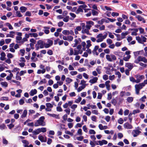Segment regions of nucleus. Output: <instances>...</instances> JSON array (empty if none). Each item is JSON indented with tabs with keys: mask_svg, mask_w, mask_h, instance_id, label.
<instances>
[{
	"mask_svg": "<svg viewBox=\"0 0 147 147\" xmlns=\"http://www.w3.org/2000/svg\"><path fill=\"white\" fill-rule=\"evenodd\" d=\"M48 115L51 117H55V118L56 119H59V115H56L55 114H51L50 113H49Z\"/></svg>",
	"mask_w": 147,
	"mask_h": 147,
	"instance_id": "412c9836",
	"label": "nucleus"
},
{
	"mask_svg": "<svg viewBox=\"0 0 147 147\" xmlns=\"http://www.w3.org/2000/svg\"><path fill=\"white\" fill-rule=\"evenodd\" d=\"M20 9L22 13H24L26 11L27 8L24 6H22L20 7Z\"/></svg>",
	"mask_w": 147,
	"mask_h": 147,
	"instance_id": "6ab92c4d",
	"label": "nucleus"
},
{
	"mask_svg": "<svg viewBox=\"0 0 147 147\" xmlns=\"http://www.w3.org/2000/svg\"><path fill=\"white\" fill-rule=\"evenodd\" d=\"M80 51H79V50H77L76 49H74V55H78L79 54V52Z\"/></svg>",
	"mask_w": 147,
	"mask_h": 147,
	"instance_id": "79ce46f5",
	"label": "nucleus"
},
{
	"mask_svg": "<svg viewBox=\"0 0 147 147\" xmlns=\"http://www.w3.org/2000/svg\"><path fill=\"white\" fill-rule=\"evenodd\" d=\"M130 80L131 81L133 82H137V80H136L135 79L132 77H131L129 78Z\"/></svg>",
	"mask_w": 147,
	"mask_h": 147,
	"instance_id": "ea45409f",
	"label": "nucleus"
},
{
	"mask_svg": "<svg viewBox=\"0 0 147 147\" xmlns=\"http://www.w3.org/2000/svg\"><path fill=\"white\" fill-rule=\"evenodd\" d=\"M25 16H31V13L30 11H27L26 12Z\"/></svg>",
	"mask_w": 147,
	"mask_h": 147,
	"instance_id": "bf43d9fd",
	"label": "nucleus"
},
{
	"mask_svg": "<svg viewBox=\"0 0 147 147\" xmlns=\"http://www.w3.org/2000/svg\"><path fill=\"white\" fill-rule=\"evenodd\" d=\"M11 123L7 125V126L9 127V129H11L14 126V125L12 124V123L15 121V120H11Z\"/></svg>",
	"mask_w": 147,
	"mask_h": 147,
	"instance_id": "a211bd4d",
	"label": "nucleus"
},
{
	"mask_svg": "<svg viewBox=\"0 0 147 147\" xmlns=\"http://www.w3.org/2000/svg\"><path fill=\"white\" fill-rule=\"evenodd\" d=\"M67 4L69 5H77V3L76 2H72V1L68 0V2L67 3Z\"/></svg>",
	"mask_w": 147,
	"mask_h": 147,
	"instance_id": "4468645a",
	"label": "nucleus"
},
{
	"mask_svg": "<svg viewBox=\"0 0 147 147\" xmlns=\"http://www.w3.org/2000/svg\"><path fill=\"white\" fill-rule=\"evenodd\" d=\"M22 142L24 144V146L25 147L26 145L28 146L29 144V143L28 141L26 140H23L22 141Z\"/></svg>",
	"mask_w": 147,
	"mask_h": 147,
	"instance_id": "b1692460",
	"label": "nucleus"
},
{
	"mask_svg": "<svg viewBox=\"0 0 147 147\" xmlns=\"http://www.w3.org/2000/svg\"><path fill=\"white\" fill-rule=\"evenodd\" d=\"M84 139V137L82 136H81L79 137H76V139L79 141H81Z\"/></svg>",
	"mask_w": 147,
	"mask_h": 147,
	"instance_id": "c03bdc74",
	"label": "nucleus"
},
{
	"mask_svg": "<svg viewBox=\"0 0 147 147\" xmlns=\"http://www.w3.org/2000/svg\"><path fill=\"white\" fill-rule=\"evenodd\" d=\"M127 100L128 102L131 103L133 101V99L132 97H128L127 99Z\"/></svg>",
	"mask_w": 147,
	"mask_h": 147,
	"instance_id": "473e14b6",
	"label": "nucleus"
},
{
	"mask_svg": "<svg viewBox=\"0 0 147 147\" xmlns=\"http://www.w3.org/2000/svg\"><path fill=\"white\" fill-rule=\"evenodd\" d=\"M144 86V84L143 83H139V84H136L135 85L136 93L137 94H138L140 90L142 89L143 87Z\"/></svg>",
	"mask_w": 147,
	"mask_h": 147,
	"instance_id": "f257e3e1",
	"label": "nucleus"
},
{
	"mask_svg": "<svg viewBox=\"0 0 147 147\" xmlns=\"http://www.w3.org/2000/svg\"><path fill=\"white\" fill-rule=\"evenodd\" d=\"M89 133L90 134H96V132L93 129L90 130Z\"/></svg>",
	"mask_w": 147,
	"mask_h": 147,
	"instance_id": "a19ab883",
	"label": "nucleus"
},
{
	"mask_svg": "<svg viewBox=\"0 0 147 147\" xmlns=\"http://www.w3.org/2000/svg\"><path fill=\"white\" fill-rule=\"evenodd\" d=\"M46 106L47 107L52 108L53 107V105L50 103H47Z\"/></svg>",
	"mask_w": 147,
	"mask_h": 147,
	"instance_id": "603ef678",
	"label": "nucleus"
},
{
	"mask_svg": "<svg viewBox=\"0 0 147 147\" xmlns=\"http://www.w3.org/2000/svg\"><path fill=\"white\" fill-rule=\"evenodd\" d=\"M111 15L113 17L118 16L119 15V13H118L113 12L112 13Z\"/></svg>",
	"mask_w": 147,
	"mask_h": 147,
	"instance_id": "4d7b16f0",
	"label": "nucleus"
},
{
	"mask_svg": "<svg viewBox=\"0 0 147 147\" xmlns=\"http://www.w3.org/2000/svg\"><path fill=\"white\" fill-rule=\"evenodd\" d=\"M69 19V16H67L65 18H64L63 20L65 22H67L68 21Z\"/></svg>",
	"mask_w": 147,
	"mask_h": 147,
	"instance_id": "2f4dec72",
	"label": "nucleus"
},
{
	"mask_svg": "<svg viewBox=\"0 0 147 147\" xmlns=\"http://www.w3.org/2000/svg\"><path fill=\"white\" fill-rule=\"evenodd\" d=\"M125 66L128 67V69L131 70L133 67V65L130 63H126Z\"/></svg>",
	"mask_w": 147,
	"mask_h": 147,
	"instance_id": "9d476101",
	"label": "nucleus"
},
{
	"mask_svg": "<svg viewBox=\"0 0 147 147\" xmlns=\"http://www.w3.org/2000/svg\"><path fill=\"white\" fill-rule=\"evenodd\" d=\"M138 29L140 30V34H142L144 32V30L142 28L140 27L138 28Z\"/></svg>",
	"mask_w": 147,
	"mask_h": 147,
	"instance_id": "338daca9",
	"label": "nucleus"
},
{
	"mask_svg": "<svg viewBox=\"0 0 147 147\" xmlns=\"http://www.w3.org/2000/svg\"><path fill=\"white\" fill-rule=\"evenodd\" d=\"M16 14L17 15V16L18 17H20L22 16V15L21 14L19 11H17L16 12Z\"/></svg>",
	"mask_w": 147,
	"mask_h": 147,
	"instance_id": "09e8293b",
	"label": "nucleus"
},
{
	"mask_svg": "<svg viewBox=\"0 0 147 147\" xmlns=\"http://www.w3.org/2000/svg\"><path fill=\"white\" fill-rule=\"evenodd\" d=\"M64 24V23L62 21H61L59 22L58 23V25L59 27H62Z\"/></svg>",
	"mask_w": 147,
	"mask_h": 147,
	"instance_id": "49530a36",
	"label": "nucleus"
},
{
	"mask_svg": "<svg viewBox=\"0 0 147 147\" xmlns=\"http://www.w3.org/2000/svg\"><path fill=\"white\" fill-rule=\"evenodd\" d=\"M141 132L138 129H135L133 130L132 133L133 136L134 137H136L138 136Z\"/></svg>",
	"mask_w": 147,
	"mask_h": 147,
	"instance_id": "20e7f679",
	"label": "nucleus"
},
{
	"mask_svg": "<svg viewBox=\"0 0 147 147\" xmlns=\"http://www.w3.org/2000/svg\"><path fill=\"white\" fill-rule=\"evenodd\" d=\"M138 59H139L140 61H143L145 63H146L147 62V59L145 57H142L141 56H139L138 57Z\"/></svg>",
	"mask_w": 147,
	"mask_h": 147,
	"instance_id": "1a4fd4ad",
	"label": "nucleus"
},
{
	"mask_svg": "<svg viewBox=\"0 0 147 147\" xmlns=\"http://www.w3.org/2000/svg\"><path fill=\"white\" fill-rule=\"evenodd\" d=\"M77 133L79 135H82V129H79Z\"/></svg>",
	"mask_w": 147,
	"mask_h": 147,
	"instance_id": "680f3d73",
	"label": "nucleus"
},
{
	"mask_svg": "<svg viewBox=\"0 0 147 147\" xmlns=\"http://www.w3.org/2000/svg\"><path fill=\"white\" fill-rule=\"evenodd\" d=\"M128 33L127 31H126L125 32H122L121 34V39H123L125 38V36L127 35Z\"/></svg>",
	"mask_w": 147,
	"mask_h": 147,
	"instance_id": "5701e85b",
	"label": "nucleus"
},
{
	"mask_svg": "<svg viewBox=\"0 0 147 147\" xmlns=\"http://www.w3.org/2000/svg\"><path fill=\"white\" fill-rule=\"evenodd\" d=\"M65 81L68 83L69 84L71 82H72L73 80L72 79H70L69 78H67L66 79Z\"/></svg>",
	"mask_w": 147,
	"mask_h": 147,
	"instance_id": "4c0bfd02",
	"label": "nucleus"
},
{
	"mask_svg": "<svg viewBox=\"0 0 147 147\" xmlns=\"http://www.w3.org/2000/svg\"><path fill=\"white\" fill-rule=\"evenodd\" d=\"M5 25L8 27V28L9 29H10V30L13 29V27H12V26L11 25L10 23H6L5 24Z\"/></svg>",
	"mask_w": 147,
	"mask_h": 147,
	"instance_id": "7c9ffc66",
	"label": "nucleus"
},
{
	"mask_svg": "<svg viewBox=\"0 0 147 147\" xmlns=\"http://www.w3.org/2000/svg\"><path fill=\"white\" fill-rule=\"evenodd\" d=\"M92 14L93 16H97L98 14V12L94 9H92Z\"/></svg>",
	"mask_w": 147,
	"mask_h": 147,
	"instance_id": "c756f323",
	"label": "nucleus"
},
{
	"mask_svg": "<svg viewBox=\"0 0 147 147\" xmlns=\"http://www.w3.org/2000/svg\"><path fill=\"white\" fill-rule=\"evenodd\" d=\"M136 18H137L138 20L139 21H142V22L144 23H146V21L144 18H143L140 15H137L136 16Z\"/></svg>",
	"mask_w": 147,
	"mask_h": 147,
	"instance_id": "423d86ee",
	"label": "nucleus"
},
{
	"mask_svg": "<svg viewBox=\"0 0 147 147\" xmlns=\"http://www.w3.org/2000/svg\"><path fill=\"white\" fill-rule=\"evenodd\" d=\"M27 114V111L26 110H24L23 112V113L21 116V117L22 118H24L25 117Z\"/></svg>",
	"mask_w": 147,
	"mask_h": 147,
	"instance_id": "dca6fc26",
	"label": "nucleus"
},
{
	"mask_svg": "<svg viewBox=\"0 0 147 147\" xmlns=\"http://www.w3.org/2000/svg\"><path fill=\"white\" fill-rule=\"evenodd\" d=\"M29 34L31 37H36L38 36V34L36 33H30Z\"/></svg>",
	"mask_w": 147,
	"mask_h": 147,
	"instance_id": "a878e982",
	"label": "nucleus"
},
{
	"mask_svg": "<svg viewBox=\"0 0 147 147\" xmlns=\"http://www.w3.org/2000/svg\"><path fill=\"white\" fill-rule=\"evenodd\" d=\"M65 133L66 134H69L71 136H73V134L70 131H66Z\"/></svg>",
	"mask_w": 147,
	"mask_h": 147,
	"instance_id": "13d9d810",
	"label": "nucleus"
},
{
	"mask_svg": "<svg viewBox=\"0 0 147 147\" xmlns=\"http://www.w3.org/2000/svg\"><path fill=\"white\" fill-rule=\"evenodd\" d=\"M7 56L8 59L12 58L13 57V55L10 53H8Z\"/></svg>",
	"mask_w": 147,
	"mask_h": 147,
	"instance_id": "3c124183",
	"label": "nucleus"
},
{
	"mask_svg": "<svg viewBox=\"0 0 147 147\" xmlns=\"http://www.w3.org/2000/svg\"><path fill=\"white\" fill-rule=\"evenodd\" d=\"M103 78L105 80H107L108 79V76L106 74H105L103 76Z\"/></svg>",
	"mask_w": 147,
	"mask_h": 147,
	"instance_id": "0e129e2a",
	"label": "nucleus"
},
{
	"mask_svg": "<svg viewBox=\"0 0 147 147\" xmlns=\"http://www.w3.org/2000/svg\"><path fill=\"white\" fill-rule=\"evenodd\" d=\"M0 100H8V97H2L1 98Z\"/></svg>",
	"mask_w": 147,
	"mask_h": 147,
	"instance_id": "a18cd8bd",
	"label": "nucleus"
},
{
	"mask_svg": "<svg viewBox=\"0 0 147 147\" xmlns=\"http://www.w3.org/2000/svg\"><path fill=\"white\" fill-rule=\"evenodd\" d=\"M46 125L44 120H37L35 122L34 126L37 127L39 126H45Z\"/></svg>",
	"mask_w": 147,
	"mask_h": 147,
	"instance_id": "f03ea898",
	"label": "nucleus"
},
{
	"mask_svg": "<svg viewBox=\"0 0 147 147\" xmlns=\"http://www.w3.org/2000/svg\"><path fill=\"white\" fill-rule=\"evenodd\" d=\"M98 79V78L97 77H95L92 79L90 80L89 82L91 84H93L96 82Z\"/></svg>",
	"mask_w": 147,
	"mask_h": 147,
	"instance_id": "f8f14e48",
	"label": "nucleus"
},
{
	"mask_svg": "<svg viewBox=\"0 0 147 147\" xmlns=\"http://www.w3.org/2000/svg\"><path fill=\"white\" fill-rule=\"evenodd\" d=\"M63 34L65 35H69V30H64L62 31Z\"/></svg>",
	"mask_w": 147,
	"mask_h": 147,
	"instance_id": "c9c22d12",
	"label": "nucleus"
},
{
	"mask_svg": "<svg viewBox=\"0 0 147 147\" xmlns=\"http://www.w3.org/2000/svg\"><path fill=\"white\" fill-rule=\"evenodd\" d=\"M37 93V90L36 89L32 90L30 92V94L31 96H33L36 94Z\"/></svg>",
	"mask_w": 147,
	"mask_h": 147,
	"instance_id": "9b49d317",
	"label": "nucleus"
},
{
	"mask_svg": "<svg viewBox=\"0 0 147 147\" xmlns=\"http://www.w3.org/2000/svg\"><path fill=\"white\" fill-rule=\"evenodd\" d=\"M136 78H137L136 83H138L140 82L141 80L144 78V76L143 75H138L136 76Z\"/></svg>",
	"mask_w": 147,
	"mask_h": 147,
	"instance_id": "7ed1b4c3",
	"label": "nucleus"
},
{
	"mask_svg": "<svg viewBox=\"0 0 147 147\" xmlns=\"http://www.w3.org/2000/svg\"><path fill=\"white\" fill-rule=\"evenodd\" d=\"M99 46H95L94 49V50L92 51V52L94 54H95V52H96L99 48Z\"/></svg>",
	"mask_w": 147,
	"mask_h": 147,
	"instance_id": "e433bc0d",
	"label": "nucleus"
},
{
	"mask_svg": "<svg viewBox=\"0 0 147 147\" xmlns=\"http://www.w3.org/2000/svg\"><path fill=\"white\" fill-rule=\"evenodd\" d=\"M123 136V134L121 133H119L118 134V138L120 139H121Z\"/></svg>",
	"mask_w": 147,
	"mask_h": 147,
	"instance_id": "774afa93",
	"label": "nucleus"
},
{
	"mask_svg": "<svg viewBox=\"0 0 147 147\" xmlns=\"http://www.w3.org/2000/svg\"><path fill=\"white\" fill-rule=\"evenodd\" d=\"M87 120H82V121L81 123H78L76 125V126L79 127H81L82 126V125L84 124L83 121H84L86 122Z\"/></svg>",
	"mask_w": 147,
	"mask_h": 147,
	"instance_id": "4be33fe9",
	"label": "nucleus"
},
{
	"mask_svg": "<svg viewBox=\"0 0 147 147\" xmlns=\"http://www.w3.org/2000/svg\"><path fill=\"white\" fill-rule=\"evenodd\" d=\"M112 98V96L111 93H109L108 94V97L107 99L109 100H110Z\"/></svg>",
	"mask_w": 147,
	"mask_h": 147,
	"instance_id": "37998d69",
	"label": "nucleus"
},
{
	"mask_svg": "<svg viewBox=\"0 0 147 147\" xmlns=\"http://www.w3.org/2000/svg\"><path fill=\"white\" fill-rule=\"evenodd\" d=\"M107 42L109 45H111L112 43V41L111 39L110 38H108L107 40Z\"/></svg>",
	"mask_w": 147,
	"mask_h": 147,
	"instance_id": "8fccbe9b",
	"label": "nucleus"
},
{
	"mask_svg": "<svg viewBox=\"0 0 147 147\" xmlns=\"http://www.w3.org/2000/svg\"><path fill=\"white\" fill-rule=\"evenodd\" d=\"M131 56L130 55H127L126 57H124L123 58V60L125 61H127L130 58Z\"/></svg>",
	"mask_w": 147,
	"mask_h": 147,
	"instance_id": "72a5a7b5",
	"label": "nucleus"
},
{
	"mask_svg": "<svg viewBox=\"0 0 147 147\" xmlns=\"http://www.w3.org/2000/svg\"><path fill=\"white\" fill-rule=\"evenodd\" d=\"M104 51L105 53L107 54H109L110 52V49H107L104 50Z\"/></svg>",
	"mask_w": 147,
	"mask_h": 147,
	"instance_id": "052dcab7",
	"label": "nucleus"
},
{
	"mask_svg": "<svg viewBox=\"0 0 147 147\" xmlns=\"http://www.w3.org/2000/svg\"><path fill=\"white\" fill-rule=\"evenodd\" d=\"M7 128V127L4 124H3L0 125V129L3 130L4 129H5Z\"/></svg>",
	"mask_w": 147,
	"mask_h": 147,
	"instance_id": "cd10ccee",
	"label": "nucleus"
},
{
	"mask_svg": "<svg viewBox=\"0 0 147 147\" xmlns=\"http://www.w3.org/2000/svg\"><path fill=\"white\" fill-rule=\"evenodd\" d=\"M124 127L127 129H131L132 128V125L128 122L126 123L124 125Z\"/></svg>",
	"mask_w": 147,
	"mask_h": 147,
	"instance_id": "6e6552de",
	"label": "nucleus"
},
{
	"mask_svg": "<svg viewBox=\"0 0 147 147\" xmlns=\"http://www.w3.org/2000/svg\"><path fill=\"white\" fill-rule=\"evenodd\" d=\"M3 144L5 145H7L8 144V142L4 138H3Z\"/></svg>",
	"mask_w": 147,
	"mask_h": 147,
	"instance_id": "de8ad7c7",
	"label": "nucleus"
},
{
	"mask_svg": "<svg viewBox=\"0 0 147 147\" xmlns=\"http://www.w3.org/2000/svg\"><path fill=\"white\" fill-rule=\"evenodd\" d=\"M19 102L20 105H23L24 103V101L23 99H22L20 100Z\"/></svg>",
	"mask_w": 147,
	"mask_h": 147,
	"instance_id": "e2e57ef3",
	"label": "nucleus"
},
{
	"mask_svg": "<svg viewBox=\"0 0 147 147\" xmlns=\"http://www.w3.org/2000/svg\"><path fill=\"white\" fill-rule=\"evenodd\" d=\"M41 132H45L47 131L46 128L45 127H41L40 128Z\"/></svg>",
	"mask_w": 147,
	"mask_h": 147,
	"instance_id": "5fc2aeb1",
	"label": "nucleus"
},
{
	"mask_svg": "<svg viewBox=\"0 0 147 147\" xmlns=\"http://www.w3.org/2000/svg\"><path fill=\"white\" fill-rule=\"evenodd\" d=\"M20 52L21 53H22V54H21V55L22 56H24V54L25 52V50L24 49H20Z\"/></svg>",
	"mask_w": 147,
	"mask_h": 147,
	"instance_id": "6e6d98bb",
	"label": "nucleus"
},
{
	"mask_svg": "<svg viewBox=\"0 0 147 147\" xmlns=\"http://www.w3.org/2000/svg\"><path fill=\"white\" fill-rule=\"evenodd\" d=\"M118 97H116L115 98H113L111 100V103L114 106H115L117 103V100Z\"/></svg>",
	"mask_w": 147,
	"mask_h": 147,
	"instance_id": "2eb2a0df",
	"label": "nucleus"
},
{
	"mask_svg": "<svg viewBox=\"0 0 147 147\" xmlns=\"http://www.w3.org/2000/svg\"><path fill=\"white\" fill-rule=\"evenodd\" d=\"M73 37L71 36H67V40L69 41H71L73 40Z\"/></svg>",
	"mask_w": 147,
	"mask_h": 147,
	"instance_id": "69168bd1",
	"label": "nucleus"
},
{
	"mask_svg": "<svg viewBox=\"0 0 147 147\" xmlns=\"http://www.w3.org/2000/svg\"><path fill=\"white\" fill-rule=\"evenodd\" d=\"M82 32L83 34L86 33L89 35H91V34L89 33V30L86 29H85L84 30H82Z\"/></svg>",
	"mask_w": 147,
	"mask_h": 147,
	"instance_id": "f3484780",
	"label": "nucleus"
},
{
	"mask_svg": "<svg viewBox=\"0 0 147 147\" xmlns=\"http://www.w3.org/2000/svg\"><path fill=\"white\" fill-rule=\"evenodd\" d=\"M47 42L51 46L53 44V40L48 39L47 40Z\"/></svg>",
	"mask_w": 147,
	"mask_h": 147,
	"instance_id": "58836bf2",
	"label": "nucleus"
},
{
	"mask_svg": "<svg viewBox=\"0 0 147 147\" xmlns=\"http://www.w3.org/2000/svg\"><path fill=\"white\" fill-rule=\"evenodd\" d=\"M136 39L138 41V42L141 44H143L142 39L139 36H137L136 37Z\"/></svg>",
	"mask_w": 147,
	"mask_h": 147,
	"instance_id": "aec40b11",
	"label": "nucleus"
},
{
	"mask_svg": "<svg viewBox=\"0 0 147 147\" xmlns=\"http://www.w3.org/2000/svg\"><path fill=\"white\" fill-rule=\"evenodd\" d=\"M86 86V84H83L82 85V86H79L77 89V91L78 92H79L81 91L82 89H84Z\"/></svg>",
	"mask_w": 147,
	"mask_h": 147,
	"instance_id": "ddd939ff",
	"label": "nucleus"
},
{
	"mask_svg": "<svg viewBox=\"0 0 147 147\" xmlns=\"http://www.w3.org/2000/svg\"><path fill=\"white\" fill-rule=\"evenodd\" d=\"M86 43H87V45L86 46V48L87 49H88L92 45L90 43L91 41L90 40H88L86 41Z\"/></svg>",
	"mask_w": 147,
	"mask_h": 147,
	"instance_id": "393cba45",
	"label": "nucleus"
},
{
	"mask_svg": "<svg viewBox=\"0 0 147 147\" xmlns=\"http://www.w3.org/2000/svg\"><path fill=\"white\" fill-rule=\"evenodd\" d=\"M19 72H18L16 74V79L17 80H21V78L18 75H17V74L19 73Z\"/></svg>",
	"mask_w": 147,
	"mask_h": 147,
	"instance_id": "864d4df0",
	"label": "nucleus"
},
{
	"mask_svg": "<svg viewBox=\"0 0 147 147\" xmlns=\"http://www.w3.org/2000/svg\"><path fill=\"white\" fill-rule=\"evenodd\" d=\"M45 42L41 40H39L37 42V44L39 45V47L40 48L42 49L44 48Z\"/></svg>",
	"mask_w": 147,
	"mask_h": 147,
	"instance_id": "39448f33",
	"label": "nucleus"
},
{
	"mask_svg": "<svg viewBox=\"0 0 147 147\" xmlns=\"http://www.w3.org/2000/svg\"><path fill=\"white\" fill-rule=\"evenodd\" d=\"M38 138L41 142H46L47 141V138L45 137V138L42 136L39 135Z\"/></svg>",
	"mask_w": 147,
	"mask_h": 147,
	"instance_id": "0eeeda50",
	"label": "nucleus"
},
{
	"mask_svg": "<svg viewBox=\"0 0 147 147\" xmlns=\"http://www.w3.org/2000/svg\"><path fill=\"white\" fill-rule=\"evenodd\" d=\"M101 69V67L100 66H98L96 69V70L99 74H100L101 73L100 71Z\"/></svg>",
	"mask_w": 147,
	"mask_h": 147,
	"instance_id": "c85d7f7f",
	"label": "nucleus"
},
{
	"mask_svg": "<svg viewBox=\"0 0 147 147\" xmlns=\"http://www.w3.org/2000/svg\"><path fill=\"white\" fill-rule=\"evenodd\" d=\"M1 84L3 86H4L5 87H7L8 86L7 83L6 82H1Z\"/></svg>",
	"mask_w": 147,
	"mask_h": 147,
	"instance_id": "f704fd0d",
	"label": "nucleus"
},
{
	"mask_svg": "<svg viewBox=\"0 0 147 147\" xmlns=\"http://www.w3.org/2000/svg\"><path fill=\"white\" fill-rule=\"evenodd\" d=\"M106 59L107 61L110 62H112V60L110 57V56L109 55H106Z\"/></svg>",
	"mask_w": 147,
	"mask_h": 147,
	"instance_id": "bb28decb",
	"label": "nucleus"
}]
</instances>
